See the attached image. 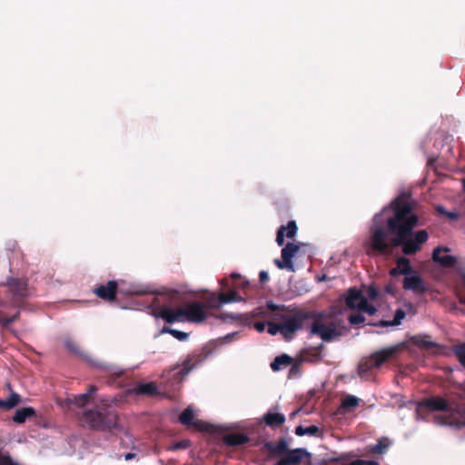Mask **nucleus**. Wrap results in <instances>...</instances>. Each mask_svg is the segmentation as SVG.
I'll return each instance as SVG.
<instances>
[{
	"label": "nucleus",
	"instance_id": "53",
	"mask_svg": "<svg viewBox=\"0 0 465 465\" xmlns=\"http://www.w3.org/2000/svg\"><path fill=\"white\" fill-rule=\"evenodd\" d=\"M421 344H422L424 347L429 348V349H430V348H434V347H436V346H437V344H436L435 342H433V341H425V340L421 341Z\"/></svg>",
	"mask_w": 465,
	"mask_h": 465
},
{
	"label": "nucleus",
	"instance_id": "55",
	"mask_svg": "<svg viewBox=\"0 0 465 465\" xmlns=\"http://www.w3.org/2000/svg\"><path fill=\"white\" fill-rule=\"evenodd\" d=\"M135 456H136V454H135V453L129 452V453H126V454L124 455V459H125L126 460H131L134 459V458H135Z\"/></svg>",
	"mask_w": 465,
	"mask_h": 465
},
{
	"label": "nucleus",
	"instance_id": "1",
	"mask_svg": "<svg viewBox=\"0 0 465 465\" xmlns=\"http://www.w3.org/2000/svg\"><path fill=\"white\" fill-rule=\"evenodd\" d=\"M415 204L410 194H400L391 203L392 215L387 221L391 244L401 247L405 255L419 252L429 239L426 230L414 232L419 223V217L414 213Z\"/></svg>",
	"mask_w": 465,
	"mask_h": 465
},
{
	"label": "nucleus",
	"instance_id": "31",
	"mask_svg": "<svg viewBox=\"0 0 465 465\" xmlns=\"http://www.w3.org/2000/svg\"><path fill=\"white\" fill-rule=\"evenodd\" d=\"M64 346L70 352L79 357H84V352L81 351L78 344L73 339L66 338L64 340Z\"/></svg>",
	"mask_w": 465,
	"mask_h": 465
},
{
	"label": "nucleus",
	"instance_id": "39",
	"mask_svg": "<svg viewBox=\"0 0 465 465\" xmlns=\"http://www.w3.org/2000/svg\"><path fill=\"white\" fill-rule=\"evenodd\" d=\"M364 321H365V317L361 312L351 313L349 316V322L351 325H358L360 323L364 322Z\"/></svg>",
	"mask_w": 465,
	"mask_h": 465
},
{
	"label": "nucleus",
	"instance_id": "46",
	"mask_svg": "<svg viewBox=\"0 0 465 465\" xmlns=\"http://www.w3.org/2000/svg\"><path fill=\"white\" fill-rule=\"evenodd\" d=\"M319 354H320V351L317 348L307 349L303 351V357L305 359H307L309 355L318 356Z\"/></svg>",
	"mask_w": 465,
	"mask_h": 465
},
{
	"label": "nucleus",
	"instance_id": "23",
	"mask_svg": "<svg viewBox=\"0 0 465 465\" xmlns=\"http://www.w3.org/2000/svg\"><path fill=\"white\" fill-rule=\"evenodd\" d=\"M35 416V411L32 407H24L16 410L13 416V421L18 424L24 423L26 419Z\"/></svg>",
	"mask_w": 465,
	"mask_h": 465
},
{
	"label": "nucleus",
	"instance_id": "2",
	"mask_svg": "<svg viewBox=\"0 0 465 465\" xmlns=\"http://www.w3.org/2000/svg\"><path fill=\"white\" fill-rule=\"evenodd\" d=\"M287 439L282 437L276 443L266 441L264 449L272 455L280 457L275 465H299L304 459L310 460L312 454L303 448L290 450Z\"/></svg>",
	"mask_w": 465,
	"mask_h": 465
},
{
	"label": "nucleus",
	"instance_id": "33",
	"mask_svg": "<svg viewBox=\"0 0 465 465\" xmlns=\"http://www.w3.org/2000/svg\"><path fill=\"white\" fill-rule=\"evenodd\" d=\"M359 404V401L355 396L352 395H347L343 398L341 408L344 410H351L353 408H356Z\"/></svg>",
	"mask_w": 465,
	"mask_h": 465
},
{
	"label": "nucleus",
	"instance_id": "49",
	"mask_svg": "<svg viewBox=\"0 0 465 465\" xmlns=\"http://www.w3.org/2000/svg\"><path fill=\"white\" fill-rule=\"evenodd\" d=\"M97 390L98 389L95 385H90L85 393L93 400Z\"/></svg>",
	"mask_w": 465,
	"mask_h": 465
},
{
	"label": "nucleus",
	"instance_id": "41",
	"mask_svg": "<svg viewBox=\"0 0 465 465\" xmlns=\"http://www.w3.org/2000/svg\"><path fill=\"white\" fill-rule=\"evenodd\" d=\"M311 435V436H322V433H321L320 428L316 425H311L308 427H305V435Z\"/></svg>",
	"mask_w": 465,
	"mask_h": 465
},
{
	"label": "nucleus",
	"instance_id": "48",
	"mask_svg": "<svg viewBox=\"0 0 465 465\" xmlns=\"http://www.w3.org/2000/svg\"><path fill=\"white\" fill-rule=\"evenodd\" d=\"M384 233H383V231L381 230V228H380V242H379V244H380V253L381 252L384 251L385 249V243H384Z\"/></svg>",
	"mask_w": 465,
	"mask_h": 465
},
{
	"label": "nucleus",
	"instance_id": "19",
	"mask_svg": "<svg viewBox=\"0 0 465 465\" xmlns=\"http://www.w3.org/2000/svg\"><path fill=\"white\" fill-rule=\"evenodd\" d=\"M285 420L284 414L270 410L263 415L261 421L272 429H276L283 425Z\"/></svg>",
	"mask_w": 465,
	"mask_h": 465
},
{
	"label": "nucleus",
	"instance_id": "26",
	"mask_svg": "<svg viewBox=\"0 0 465 465\" xmlns=\"http://www.w3.org/2000/svg\"><path fill=\"white\" fill-rule=\"evenodd\" d=\"M406 313L402 309H398L395 313L392 321H384L380 320V327H387V326H396L401 324V321L405 318Z\"/></svg>",
	"mask_w": 465,
	"mask_h": 465
},
{
	"label": "nucleus",
	"instance_id": "9",
	"mask_svg": "<svg viewBox=\"0 0 465 465\" xmlns=\"http://www.w3.org/2000/svg\"><path fill=\"white\" fill-rule=\"evenodd\" d=\"M301 244L288 242L282 249V261L276 259L274 263L280 269H287L290 272H294V265L292 262V258L295 254L300 251Z\"/></svg>",
	"mask_w": 465,
	"mask_h": 465
},
{
	"label": "nucleus",
	"instance_id": "47",
	"mask_svg": "<svg viewBox=\"0 0 465 465\" xmlns=\"http://www.w3.org/2000/svg\"><path fill=\"white\" fill-rule=\"evenodd\" d=\"M367 295L371 299H375L378 296V289L374 286H371L367 291Z\"/></svg>",
	"mask_w": 465,
	"mask_h": 465
},
{
	"label": "nucleus",
	"instance_id": "10",
	"mask_svg": "<svg viewBox=\"0 0 465 465\" xmlns=\"http://www.w3.org/2000/svg\"><path fill=\"white\" fill-rule=\"evenodd\" d=\"M183 308V321L200 323L205 321L207 313L204 311V305L199 302H193Z\"/></svg>",
	"mask_w": 465,
	"mask_h": 465
},
{
	"label": "nucleus",
	"instance_id": "3",
	"mask_svg": "<svg viewBox=\"0 0 465 465\" xmlns=\"http://www.w3.org/2000/svg\"><path fill=\"white\" fill-rule=\"evenodd\" d=\"M417 409L428 410L430 411L449 412L453 418L460 416V420L455 421L458 427L465 426V404L456 403L453 401L447 400L441 396H431L425 398L418 402Z\"/></svg>",
	"mask_w": 465,
	"mask_h": 465
},
{
	"label": "nucleus",
	"instance_id": "35",
	"mask_svg": "<svg viewBox=\"0 0 465 465\" xmlns=\"http://www.w3.org/2000/svg\"><path fill=\"white\" fill-rule=\"evenodd\" d=\"M435 210L439 214L444 215L450 220H458L460 217V214L457 212H449L442 205H437Z\"/></svg>",
	"mask_w": 465,
	"mask_h": 465
},
{
	"label": "nucleus",
	"instance_id": "51",
	"mask_svg": "<svg viewBox=\"0 0 465 465\" xmlns=\"http://www.w3.org/2000/svg\"><path fill=\"white\" fill-rule=\"evenodd\" d=\"M254 328L258 331L262 332V331H263L265 330V323L262 322H257L254 323Z\"/></svg>",
	"mask_w": 465,
	"mask_h": 465
},
{
	"label": "nucleus",
	"instance_id": "11",
	"mask_svg": "<svg viewBox=\"0 0 465 465\" xmlns=\"http://www.w3.org/2000/svg\"><path fill=\"white\" fill-rule=\"evenodd\" d=\"M118 282L114 280L108 281L105 284L96 285L93 292L101 300L113 302L116 300Z\"/></svg>",
	"mask_w": 465,
	"mask_h": 465
},
{
	"label": "nucleus",
	"instance_id": "30",
	"mask_svg": "<svg viewBox=\"0 0 465 465\" xmlns=\"http://www.w3.org/2000/svg\"><path fill=\"white\" fill-rule=\"evenodd\" d=\"M92 399L86 393H82L74 395L73 399L70 400V402L79 408H82L90 403Z\"/></svg>",
	"mask_w": 465,
	"mask_h": 465
},
{
	"label": "nucleus",
	"instance_id": "45",
	"mask_svg": "<svg viewBox=\"0 0 465 465\" xmlns=\"http://www.w3.org/2000/svg\"><path fill=\"white\" fill-rule=\"evenodd\" d=\"M0 465H19L9 455H0Z\"/></svg>",
	"mask_w": 465,
	"mask_h": 465
},
{
	"label": "nucleus",
	"instance_id": "25",
	"mask_svg": "<svg viewBox=\"0 0 465 465\" xmlns=\"http://www.w3.org/2000/svg\"><path fill=\"white\" fill-rule=\"evenodd\" d=\"M292 363V358L287 354L277 356L271 363V368L273 371L281 370L282 366H289Z\"/></svg>",
	"mask_w": 465,
	"mask_h": 465
},
{
	"label": "nucleus",
	"instance_id": "40",
	"mask_svg": "<svg viewBox=\"0 0 465 465\" xmlns=\"http://www.w3.org/2000/svg\"><path fill=\"white\" fill-rule=\"evenodd\" d=\"M391 444L392 441L389 438H380V455L385 453Z\"/></svg>",
	"mask_w": 465,
	"mask_h": 465
},
{
	"label": "nucleus",
	"instance_id": "32",
	"mask_svg": "<svg viewBox=\"0 0 465 465\" xmlns=\"http://www.w3.org/2000/svg\"><path fill=\"white\" fill-rule=\"evenodd\" d=\"M453 354L465 369V342L453 347Z\"/></svg>",
	"mask_w": 465,
	"mask_h": 465
},
{
	"label": "nucleus",
	"instance_id": "37",
	"mask_svg": "<svg viewBox=\"0 0 465 465\" xmlns=\"http://www.w3.org/2000/svg\"><path fill=\"white\" fill-rule=\"evenodd\" d=\"M19 315H20V312H17L15 314H14L11 317H5L4 315V313L0 311V324L3 327H7L9 324H11L15 321H16L18 319Z\"/></svg>",
	"mask_w": 465,
	"mask_h": 465
},
{
	"label": "nucleus",
	"instance_id": "6",
	"mask_svg": "<svg viewBox=\"0 0 465 465\" xmlns=\"http://www.w3.org/2000/svg\"><path fill=\"white\" fill-rule=\"evenodd\" d=\"M345 304L351 310L367 312L370 315L376 313V308L369 304L366 296L356 287L350 288L347 291Z\"/></svg>",
	"mask_w": 465,
	"mask_h": 465
},
{
	"label": "nucleus",
	"instance_id": "5",
	"mask_svg": "<svg viewBox=\"0 0 465 465\" xmlns=\"http://www.w3.org/2000/svg\"><path fill=\"white\" fill-rule=\"evenodd\" d=\"M314 317L312 312H298L292 316L286 317L282 322V334L285 339L290 340L294 333L302 329H308L310 321Z\"/></svg>",
	"mask_w": 465,
	"mask_h": 465
},
{
	"label": "nucleus",
	"instance_id": "43",
	"mask_svg": "<svg viewBox=\"0 0 465 465\" xmlns=\"http://www.w3.org/2000/svg\"><path fill=\"white\" fill-rule=\"evenodd\" d=\"M348 465H378V461L357 459L349 462Z\"/></svg>",
	"mask_w": 465,
	"mask_h": 465
},
{
	"label": "nucleus",
	"instance_id": "29",
	"mask_svg": "<svg viewBox=\"0 0 465 465\" xmlns=\"http://www.w3.org/2000/svg\"><path fill=\"white\" fill-rule=\"evenodd\" d=\"M396 266L398 267L399 272L406 276L412 272V268L411 266L410 260L406 257L398 258Z\"/></svg>",
	"mask_w": 465,
	"mask_h": 465
},
{
	"label": "nucleus",
	"instance_id": "42",
	"mask_svg": "<svg viewBox=\"0 0 465 465\" xmlns=\"http://www.w3.org/2000/svg\"><path fill=\"white\" fill-rule=\"evenodd\" d=\"M190 444H191L190 440H180L178 442H175L172 446V450H185V449L190 447Z\"/></svg>",
	"mask_w": 465,
	"mask_h": 465
},
{
	"label": "nucleus",
	"instance_id": "21",
	"mask_svg": "<svg viewBox=\"0 0 465 465\" xmlns=\"http://www.w3.org/2000/svg\"><path fill=\"white\" fill-rule=\"evenodd\" d=\"M231 279L232 280V284L231 285L229 280L227 278H223L220 280V284L223 288H233V289H242L245 290L248 285L249 282L246 280H242L241 274L232 272L230 275Z\"/></svg>",
	"mask_w": 465,
	"mask_h": 465
},
{
	"label": "nucleus",
	"instance_id": "60",
	"mask_svg": "<svg viewBox=\"0 0 465 465\" xmlns=\"http://www.w3.org/2000/svg\"><path fill=\"white\" fill-rule=\"evenodd\" d=\"M172 293H173L172 297H173V296H174V295H176L178 292H177L176 291H173V292H172Z\"/></svg>",
	"mask_w": 465,
	"mask_h": 465
},
{
	"label": "nucleus",
	"instance_id": "54",
	"mask_svg": "<svg viewBox=\"0 0 465 465\" xmlns=\"http://www.w3.org/2000/svg\"><path fill=\"white\" fill-rule=\"evenodd\" d=\"M390 274H391V276H397V275L401 274V272H399V269H398V267L396 266V267L392 268V269L390 271Z\"/></svg>",
	"mask_w": 465,
	"mask_h": 465
},
{
	"label": "nucleus",
	"instance_id": "28",
	"mask_svg": "<svg viewBox=\"0 0 465 465\" xmlns=\"http://www.w3.org/2000/svg\"><path fill=\"white\" fill-rule=\"evenodd\" d=\"M21 401V397L15 392H12L7 400L0 399V409L11 410Z\"/></svg>",
	"mask_w": 465,
	"mask_h": 465
},
{
	"label": "nucleus",
	"instance_id": "38",
	"mask_svg": "<svg viewBox=\"0 0 465 465\" xmlns=\"http://www.w3.org/2000/svg\"><path fill=\"white\" fill-rule=\"evenodd\" d=\"M194 367V364L190 360L184 361L177 374L184 377L186 376Z\"/></svg>",
	"mask_w": 465,
	"mask_h": 465
},
{
	"label": "nucleus",
	"instance_id": "50",
	"mask_svg": "<svg viewBox=\"0 0 465 465\" xmlns=\"http://www.w3.org/2000/svg\"><path fill=\"white\" fill-rule=\"evenodd\" d=\"M259 280L262 283L266 282L269 280L268 272L265 271H262L259 273Z\"/></svg>",
	"mask_w": 465,
	"mask_h": 465
},
{
	"label": "nucleus",
	"instance_id": "20",
	"mask_svg": "<svg viewBox=\"0 0 465 465\" xmlns=\"http://www.w3.org/2000/svg\"><path fill=\"white\" fill-rule=\"evenodd\" d=\"M136 395L154 396L159 393L155 382H139L132 390Z\"/></svg>",
	"mask_w": 465,
	"mask_h": 465
},
{
	"label": "nucleus",
	"instance_id": "14",
	"mask_svg": "<svg viewBox=\"0 0 465 465\" xmlns=\"http://www.w3.org/2000/svg\"><path fill=\"white\" fill-rule=\"evenodd\" d=\"M378 368V351L372 352L370 357L363 358L358 366V373L362 379H370L375 369Z\"/></svg>",
	"mask_w": 465,
	"mask_h": 465
},
{
	"label": "nucleus",
	"instance_id": "52",
	"mask_svg": "<svg viewBox=\"0 0 465 465\" xmlns=\"http://www.w3.org/2000/svg\"><path fill=\"white\" fill-rule=\"evenodd\" d=\"M295 434L298 436H303L305 435V427L299 425L295 429Z\"/></svg>",
	"mask_w": 465,
	"mask_h": 465
},
{
	"label": "nucleus",
	"instance_id": "56",
	"mask_svg": "<svg viewBox=\"0 0 465 465\" xmlns=\"http://www.w3.org/2000/svg\"><path fill=\"white\" fill-rule=\"evenodd\" d=\"M268 308L271 309L272 311H275L276 305H274L272 302H268Z\"/></svg>",
	"mask_w": 465,
	"mask_h": 465
},
{
	"label": "nucleus",
	"instance_id": "13",
	"mask_svg": "<svg viewBox=\"0 0 465 465\" xmlns=\"http://www.w3.org/2000/svg\"><path fill=\"white\" fill-rule=\"evenodd\" d=\"M243 299L237 293L236 291L232 290L229 292H221L218 295L212 294L207 302L212 308H218L221 304L231 303L233 302H241Z\"/></svg>",
	"mask_w": 465,
	"mask_h": 465
},
{
	"label": "nucleus",
	"instance_id": "36",
	"mask_svg": "<svg viewBox=\"0 0 465 465\" xmlns=\"http://www.w3.org/2000/svg\"><path fill=\"white\" fill-rule=\"evenodd\" d=\"M196 430L203 432H213V426L212 424H209L207 422L202 421V420H195L194 424L193 425Z\"/></svg>",
	"mask_w": 465,
	"mask_h": 465
},
{
	"label": "nucleus",
	"instance_id": "24",
	"mask_svg": "<svg viewBox=\"0 0 465 465\" xmlns=\"http://www.w3.org/2000/svg\"><path fill=\"white\" fill-rule=\"evenodd\" d=\"M403 349V345H394L380 350V365L389 359L394 358Z\"/></svg>",
	"mask_w": 465,
	"mask_h": 465
},
{
	"label": "nucleus",
	"instance_id": "59",
	"mask_svg": "<svg viewBox=\"0 0 465 465\" xmlns=\"http://www.w3.org/2000/svg\"><path fill=\"white\" fill-rule=\"evenodd\" d=\"M239 317H240V316H238V315H232H232H230V318H231V319H238Z\"/></svg>",
	"mask_w": 465,
	"mask_h": 465
},
{
	"label": "nucleus",
	"instance_id": "12",
	"mask_svg": "<svg viewBox=\"0 0 465 465\" xmlns=\"http://www.w3.org/2000/svg\"><path fill=\"white\" fill-rule=\"evenodd\" d=\"M366 253L369 256H378V213H375L371 220L370 237L364 243Z\"/></svg>",
	"mask_w": 465,
	"mask_h": 465
},
{
	"label": "nucleus",
	"instance_id": "57",
	"mask_svg": "<svg viewBox=\"0 0 465 465\" xmlns=\"http://www.w3.org/2000/svg\"><path fill=\"white\" fill-rule=\"evenodd\" d=\"M371 451L373 453H377L378 452V443L373 445V446H371Z\"/></svg>",
	"mask_w": 465,
	"mask_h": 465
},
{
	"label": "nucleus",
	"instance_id": "18",
	"mask_svg": "<svg viewBox=\"0 0 465 465\" xmlns=\"http://www.w3.org/2000/svg\"><path fill=\"white\" fill-rule=\"evenodd\" d=\"M297 225L295 221H289L287 225H282L277 232L276 242L279 246H282L284 243V237L293 238L297 233Z\"/></svg>",
	"mask_w": 465,
	"mask_h": 465
},
{
	"label": "nucleus",
	"instance_id": "7",
	"mask_svg": "<svg viewBox=\"0 0 465 465\" xmlns=\"http://www.w3.org/2000/svg\"><path fill=\"white\" fill-rule=\"evenodd\" d=\"M308 329H310L311 334L318 335L324 341H330L340 336V332L332 322L325 324L319 318L315 319V316L310 321Z\"/></svg>",
	"mask_w": 465,
	"mask_h": 465
},
{
	"label": "nucleus",
	"instance_id": "58",
	"mask_svg": "<svg viewBox=\"0 0 465 465\" xmlns=\"http://www.w3.org/2000/svg\"><path fill=\"white\" fill-rule=\"evenodd\" d=\"M298 369V366L295 364V365H292V369H291V373L293 372V371H296Z\"/></svg>",
	"mask_w": 465,
	"mask_h": 465
},
{
	"label": "nucleus",
	"instance_id": "4",
	"mask_svg": "<svg viewBox=\"0 0 465 465\" xmlns=\"http://www.w3.org/2000/svg\"><path fill=\"white\" fill-rule=\"evenodd\" d=\"M83 420L90 429L98 431L111 430L116 427L118 416L111 410H87L83 413Z\"/></svg>",
	"mask_w": 465,
	"mask_h": 465
},
{
	"label": "nucleus",
	"instance_id": "34",
	"mask_svg": "<svg viewBox=\"0 0 465 465\" xmlns=\"http://www.w3.org/2000/svg\"><path fill=\"white\" fill-rule=\"evenodd\" d=\"M163 332L170 333L172 336H173L174 338H176L179 341H185L189 336V334L186 332H183V331H181L178 330H174V329H171L168 327H163Z\"/></svg>",
	"mask_w": 465,
	"mask_h": 465
},
{
	"label": "nucleus",
	"instance_id": "61",
	"mask_svg": "<svg viewBox=\"0 0 465 465\" xmlns=\"http://www.w3.org/2000/svg\"><path fill=\"white\" fill-rule=\"evenodd\" d=\"M463 191L465 192V179L463 180Z\"/></svg>",
	"mask_w": 465,
	"mask_h": 465
},
{
	"label": "nucleus",
	"instance_id": "27",
	"mask_svg": "<svg viewBox=\"0 0 465 465\" xmlns=\"http://www.w3.org/2000/svg\"><path fill=\"white\" fill-rule=\"evenodd\" d=\"M179 421L185 426H193L195 422L193 410L191 407L184 409L179 415Z\"/></svg>",
	"mask_w": 465,
	"mask_h": 465
},
{
	"label": "nucleus",
	"instance_id": "22",
	"mask_svg": "<svg viewBox=\"0 0 465 465\" xmlns=\"http://www.w3.org/2000/svg\"><path fill=\"white\" fill-rule=\"evenodd\" d=\"M249 440V437L244 433H228L223 437V443L231 447L244 445L248 443Z\"/></svg>",
	"mask_w": 465,
	"mask_h": 465
},
{
	"label": "nucleus",
	"instance_id": "15",
	"mask_svg": "<svg viewBox=\"0 0 465 465\" xmlns=\"http://www.w3.org/2000/svg\"><path fill=\"white\" fill-rule=\"evenodd\" d=\"M442 252H450L448 247H436L432 252V260L445 268H452L457 264V258L452 255H440Z\"/></svg>",
	"mask_w": 465,
	"mask_h": 465
},
{
	"label": "nucleus",
	"instance_id": "17",
	"mask_svg": "<svg viewBox=\"0 0 465 465\" xmlns=\"http://www.w3.org/2000/svg\"><path fill=\"white\" fill-rule=\"evenodd\" d=\"M183 308L179 307L177 309H172L168 307H162L159 309L158 315L163 320H164L168 323L173 322H183Z\"/></svg>",
	"mask_w": 465,
	"mask_h": 465
},
{
	"label": "nucleus",
	"instance_id": "44",
	"mask_svg": "<svg viewBox=\"0 0 465 465\" xmlns=\"http://www.w3.org/2000/svg\"><path fill=\"white\" fill-rule=\"evenodd\" d=\"M268 332L272 335H275L277 334L278 332L282 333V326H281V322L280 323H272V322H270L269 323V327H268Z\"/></svg>",
	"mask_w": 465,
	"mask_h": 465
},
{
	"label": "nucleus",
	"instance_id": "8",
	"mask_svg": "<svg viewBox=\"0 0 465 465\" xmlns=\"http://www.w3.org/2000/svg\"><path fill=\"white\" fill-rule=\"evenodd\" d=\"M7 285L13 295V302L15 306H21L24 298L30 295L27 282L24 279L11 278Z\"/></svg>",
	"mask_w": 465,
	"mask_h": 465
},
{
	"label": "nucleus",
	"instance_id": "16",
	"mask_svg": "<svg viewBox=\"0 0 465 465\" xmlns=\"http://www.w3.org/2000/svg\"><path fill=\"white\" fill-rule=\"evenodd\" d=\"M402 287L417 294H423L427 292L424 282L419 275L406 276L403 280Z\"/></svg>",
	"mask_w": 465,
	"mask_h": 465
}]
</instances>
